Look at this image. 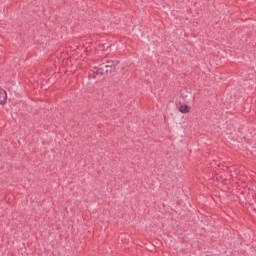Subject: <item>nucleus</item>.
<instances>
[{
    "mask_svg": "<svg viewBox=\"0 0 256 256\" xmlns=\"http://www.w3.org/2000/svg\"><path fill=\"white\" fill-rule=\"evenodd\" d=\"M118 65L119 61L117 60H107L99 64V66H95L92 70L93 78L95 79V75H109V73H115Z\"/></svg>",
    "mask_w": 256,
    "mask_h": 256,
    "instance_id": "1",
    "label": "nucleus"
},
{
    "mask_svg": "<svg viewBox=\"0 0 256 256\" xmlns=\"http://www.w3.org/2000/svg\"><path fill=\"white\" fill-rule=\"evenodd\" d=\"M179 111L180 113H183V114L189 113V111H191V107L187 104H184L179 107Z\"/></svg>",
    "mask_w": 256,
    "mask_h": 256,
    "instance_id": "3",
    "label": "nucleus"
},
{
    "mask_svg": "<svg viewBox=\"0 0 256 256\" xmlns=\"http://www.w3.org/2000/svg\"><path fill=\"white\" fill-rule=\"evenodd\" d=\"M7 103V91L0 88V105H5Z\"/></svg>",
    "mask_w": 256,
    "mask_h": 256,
    "instance_id": "2",
    "label": "nucleus"
}]
</instances>
